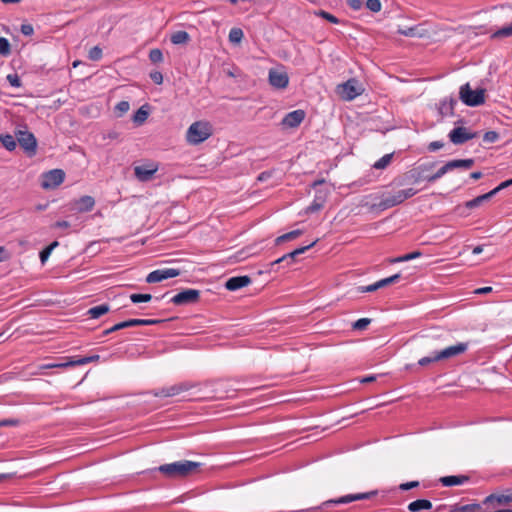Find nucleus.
<instances>
[{
	"mask_svg": "<svg viewBox=\"0 0 512 512\" xmlns=\"http://www.w3.org/2000/svg\"><path fill=\"white\" fill-rule=\"evenodd\" d=\"M322 208L321 203H316L315 201L308 207L309 212H315Z\"/></svg>",
	"mask_w": 512,
	"mask_h": 512,
	"instance_id": "64",
	"label": "nucleus"
},
{
	"mask_svg": "<svg viewBox=\"0 0 512 512\" xmlns=\"http://www.w3.org/2000/svg\"><path fill=\"white\" fill-rule=\"evenodd\" d=\"M400 278H401V274L397 273V274H394V275H392L390 277L381 279L378 282H379L380 288H384V287H386L388 285H391V284H394V283L398 282Z\"/></svg>",
	"mask_w": 512,
	"mask_h": 512,
	"instance_id": "41",
	"label": "nucleus"
},
{
	"mask_svg": "<svg viewBox=\"0 0 512 512\" xmlns=\"http://www.w3.org/2000/svg\"><path fill=\"white\" fill-rule=\"evenodd\" d=\"M79 366L86 365L88 363L97 362L100 359L99 355H92L87 357H77Z\"/></svg>",
	"mask_w": 512,
	"mask_h": 512,
	"instance_id": "47",
	"label": "nucleus"
},
{
	"mask_svg": "<svg viewBox=\"0 0 512 512\" xmlns=\"http://www.w3.org/2000/svg\"><path fill=\"white\" fill-rule=\"evenodd\" d=\"M443 146H444V143H443V142H440V141H433V142L429 143V145H428V150H429L430 152H435V151H437V150H439V149L443 148Z\"/></svg>",
	"mask_w": 512,
	"mask_h": 512,
	"instance_id": "56",
	"label": "nucleus"
},
{
	"mask_svg": "<svg viewBox=\"0 0 512 512\" xmlns=\"http://www.w3.org/2000/svg\"><path fill=\"white\" fill-rule=\"evenodd\" d=\"M152 299L151 294H138L134 293L130 295V300L133 303L149 302Z\"/></svg>",
	"mask_w": 512,
	"mask_h": 512,
	"instance_id": "42",
	"label": "nucleus"
},
{
	"mask_svg": "<svg viewBox=\"0 0 512 512\" xmlns=\"http://www.w3.org/2000/svg\"><path fill=\"white\" fill-rule=\"evenodd\" d=\"M201 463L189 460L163 464L157 469L169 479L185 478L200 471Z\"/></svg>",
	"mask_w": 512,
	"mask_h": 512,
	"instance_id": "1",
	"label": "nucleus"
},
{
	"mask_svg": "<svg viewBox=\"0 0 512 512\" xmlns=\"http://www.w3.org/2000/svg\"><path fill=\"white\" fill-rule=\"evenodd\" d=\"M88 57L92 61H98L102 58V49L98 46H94L89 50Z\"/></svg>",
	"mask_w": 512,
	"mask_h": 512,
	"instance_id": "45",
	"label": "nucleus"
},
{
	"mask_svg": "<svg viewBox=\"0 0 512 512\" xmlns=\"http://www.w3.org/2000/svg\"><path fill=\"white\" fill-rule=\"evenodd\" d=\"M228 38L232 44L238 45L242 42L244 33L241 28L234 27L229 31Z\"/></svg>",
	"mask_w": 512,
	"mask_h": 512,
	"instance_id": "29",
	"label": "nucleus"
},
{
	"mask_svg": "<svg viewBox=\"0 0 512 512\" xmlns=\"http://www.w3.org/2000/svg\"><path fill=\"white\" fill-rule=\"evenodd\" d=\"M250 283L251 278L249 276H236L229 278L225 283V287L229 291H236L248 286Z\"/></svg>",
	"mask_w": 512,
	"mask_h": 512,
	"instance_id": "19",
	"label": "nucleus"
},
{
	"mask_svg": "<svg viewBox=\"0 0 512 512\" xmlns=\"http://www.w3.org/2000/svg\"><path fill=\"white\" fill-rule=\"evenodd\" d=\"M438 361H440V359H436V352H435L433 354V356L423 357V358L419 359L418 364L420 366H427L431 363L438 362Z\"/></svg>",
	"mask_w": 512,
	"mask_h": 512,
	"instance_id": "52",
	"label": "nucleus"
},
{
	"mask_svg": "<svg viewBox=\"0 0 512 512\" xmlns=\"http://www.w3.org/2000/svg\"><path fill=\"white\" fill-rule=\"evenodd\" d=\"M124 328H128L127 321L119 322V323L115 324L114 326H112L111 328L104 330L103 335L106 336L112 332H115V331H118V330H121Z\"/></svg>",
	"mask_w": 512,
	"mask_h": 512,
	"instance_id": "49",
	"label": "nucleus"
},
{
	"mask_svg": "<svg viewBox=\"0 0 512 512\" xmlns=\"http://www.w3.org/2000/svg\"><path fill=\"white\" fill-rule=\"evenodd\" d=\"M512 36V23L508 24L492 34V38L500 39Z\"/></svg>",
	"mask_w": 512,
	"mask_h": 512,
	"instance_id": "33",
	"label": "nucleus"
},
{
	"mask_svg": "<svg viewBox=\"0 0 512 512\" xmlns=\"http://www.w3.org/2000/svg\"><path fill=\"white\" fill-rule=\"evenodd\" d=\"M366 6L372 12H379L382 8L380 0H367Z\"/></svg>",
	"mask_w": 512,
	"mask_h": 512,
	"instance_id": "48",
	"label": "nucleus"
},
{
	"mask_svg": "<svg viewBox=\"0 0 512 512\" xmlns=\"http://www.w3.org/2000/svg\"><path fill=\"white\" fill-rule=\"evenodd\" d=\"M269 83L276 89H285L289 84V77L285 71L270 69L268 75Z\"/></svg>",
	"mask_w": 512,
	"mask_h": 512,
	"instance_id": "15",
	"label": "nucleus"
},
{
	"mask_svg": "<svg viewBox=\"0 0 512 512\" xmlns=\"http://www.w3.org/2000/svg\"><path fill=\"white\" fill-rule=\"evenodd\" d=\"M10 258V254L7 252V250L1 246L0 247V262L6 261Z\"/></svg>",
	"mask_w": 512,
	"mask_h": 512,
	"instance_id": "63",
	"label": "nucleus"
},
{
	"mask_svg": "<svg viewBox=\"0 0 512 512\" xmlns=\"http://www.w3.org/2000/svg\"><path fill=\"white\" fill-rule=\"evenodd\" d=\"M499 134L495 131H488L484 134L483 140L487 143H494L498 140Z\"/></svg>",
	"mask_w": 512,
	"mask_h": 512,
	"instance_id": "51",
	"label": "nucleus"
},
{
	"mask_svg": "<svg viewBox=\"0 0 512 512\" xmlns=\"http://www.w3.org/2000/svg\"><path fill=\"white\" fill-rule=\"evenodd\" d=\"M380 289V285H379V282H375L373 284H370V285H367V286H361L359 287V291L364 293V292H374L376 290Z\"/></svg>",
	"mask_w": 512,
	"mask_h": 512,
	"instance_id": "53",
	"label": "nucleus"
},
{
	"mask_svg": "<svg viewBox=\"0 0 512 512\" xmlns=\"http://www.w3.org/2000/svg\"><path fill=\"white\" fill-rule=\"evenodd\" d=\"M171 42L175 45L186 44L190 40V36L186 31H177L171 35Z\"/></svg>",
	"mask_w": 512,
	"mask_h": 512,
	"instance_id": "28",
	"label": "nucleus"
},
{
	"mask_svg": "<svg viewBox=\"0 0 512 512\" xmlns=\"http://www.w3.org/2000/svg\"><path fill=\"white\" fill-rule=\"evenodd\" d=\"M483 202H481L478 198V196L472 200H469L465 203V206L469 209H473V208H476L478 206H480Z\"/></svg>",
	"mask_w": 512,
	"mask_h": 512,
	"instance_id": "57",
	"label": "nucleus"
},
{
	"mask_svg": "<svg viewBox=\"0 0 512 512\" xmlns=\"http://www.w3.org/2000/svg\"><path fill=\"white\" fill-rule=\"evenodd\" d=\"M11 53V45L8 39L0 37V55L8 56Z\"/></svg>",
	"mask_w": 512,
	"mask_h": 512,
	"instance_id": "40",
	"label": "nucleus"
},
{
	"mask_svg": "<svg viewBox=\"0 0 512 512\" xmlns=\"http://www.w3.org/2000/svg\"><path fill=\"white\" fill-rule=\"evenodd\" d=\"M158 171V165L151 163L148 165H140L134 168V174L139 181L146 182L152 179L153 175Z\"/></svg>",
	"mask_w": 512,
	"mask_h": 512,
	"instance_id": "18",
	"label": "nucleus"
},
{
	"mask_svg": "<svg viewBox=\"0 0 512 512\" xmlns=\"http://www.w3.org/2000/svg\"><path fill=\"white\" fill-rule=\"evenodd\" d=\"M317 241H318V239L313 241L311 244H309L307 246H303V247L297 248V249L293 250L292 252H289V253L283 255L282 257H280L277 260H275L272 263V265L278 264V263H281V262L287 261V260H290V262H293L298 255L303 254L308 249L313 247L317 243Z\"/></svg>",
	"mask_w": 512,
	"mask_h": 512,
	"instance_id": "21",
	"label": "nucleus"
},
{
	"mask_svg": "<svg viewBox=\"0 0 512 512\" xmlns=\"http://www.w3.org/2000/svg\"><path fill=\"white\" fill-rule=\"evenodd\" d=\"M417 193V190L413 188H408L404 190L397 191L394 194L385 196L378 204H373L369 207L370 211L378 210H386L388 208L397 206L403 203L405 200L413 197Z\"/></svg>",
	"mask_w": 512,
	"mask_h": 512,
	"instance_id": "2",
	"label": "nucleus"
},
{
	"mask_svg": "<svg viewBox=\"0 0 512 512\" xmlns=\"http://www.w3.org/2000/svg\"><path fill=\"white\" fill-rule=\"evenodd\" d=\"M377 495V491H370V492H366V493H357V494H349V495H345V496H342L338 499H332V500H329V501H326L324 503V505H329V504H348L350 502H353V501H357V500H365V499H370L374 496Z\"/></svg>",
	"mask_w": 512,
	"mask_h": 512,
	"instance_id": "16",
	"label": "nucleus"
},
{
	"mask_svg": "<svg viewBox=\"0 0 512 512\" xmlns=\"http://www.w3.org/2000/svg\"><path fill=\"white\" fill-rule=\"evenodd\" d=\"M302 234H303L302 230L296 229V230L290 231L288 233H285L281 236H278L275 239V243H276V245H279V244H282L287 241H292V240L298 238L299 236H301Z\"/></svg>",
	"mask_w": 512,
	"mask_h": 512,
	"instance_id": "26",
	"label": "nucleus"
},
{
	"mask_svg": "<svg viewBox=\"0 0 512 512\" xmlns=\"http://www.w3.org/2000/svg\"><path fill=\"white\" fill-rule=\"evenodd\" d=\"M435 165L436 162L425 163L413 170L414 182H419L420 180L425 179V177L428 175L426 173L431 171Z\"/></svg>",
	"mask_w": 512,
	"mask_h": 512,
	"instance_id": "23",
	"label": "nucleus"
},
{
	"mask_svg": "<svg viewBox=\"0 0 512 512\" xmlns=\"http://www.w3.org/2000/svg\"><path fill=\"white\" fill-rule=\"evenodd\" d=\"M212 135V128L208 122L196 121L190 125L186 133L189 144L197 145L207 140Z\"/></svg>",
	"mask_w": 512,
	"mask_h": 512,
	"instance_id": "3",
	"label": "nucleus"
},
{
	"mask_svg": "<svg viewBox=\"0 0 512 512\" xmlns=\"http://www.w3.org/2000/svg\"><path fill=\"white\" fill-rule=\"evenodd\" d=\"M315 15L319 16L321 18L326 19L330 23H333V24H338L339 23V19L337 17H335L334 15H332V14H330V13L324 11V10L315 11Z\"/></svg>",
	"mask_w": 512,
	"mask_h": 512,
	"instance_id": "43",
	"label": "nucleus"
},
{
	"mask_svg": "<svg viewBox=\"0 0 512 512\" xmlns=\"http://www.w3.org/2000/svg\"><path fill=\"white\" fill-rule=\"evenodd\" d=\"M474 165V160L469 159H454L451 161H448L446 164H444L442 167H440L434 174L427 175L425 177V180H427L430 183L435 182L436 180L440 179L442 176H444L446 173L457 169V168H464V169H470Z\"/></svg>",
	"mask_w": 512,
	"mask_h": 512,
	"instance_id": "4",
	"label": "nucleus"
},
{
	"mask_svg": "<svg viewBox=\"0 0 512 512\" xmlns=\"http://www.w3.org/2000/svg\"><path fill=\"white\" fill-rule=\"evenodd\" d=\"M130 109V104L128 101H120L115 106V112L118 117L123 116L125 113H127Z\"/></svg>",
	"mask_w": 512,
	"mask_h": 512,
	"instance_id": "39",
	"label": "nucleus"
},
{
	"mask_svg": "<svg viewBox=\"0 0 512 512\" xmlns=\"http://www.w3.org/2000/svg\"><path fill=\"white\" fill-rule=\"evenodd\" d=\"M33 27L32 25L30 24H23L21 26V32L24 34V35H31L33 34Z\"/></svg>",
	"mask_w": 512,
	"mask_h": 512,
	"instance_id": "62",
	"label": "nucleus"
},
{
	"mask_svg": "<svg viewBox=\"0 0 512 512\" xmlns=\"http://www.w3.org/2000/svg\"><path fill=\"white\" fill-rule=\"evenodd\" d=\"M460 99L468 106L475 107L485 102V90H472L468 83L460 87Z\"/></svg>",
	"mask_w": 512,
	"mask_h": 512,
	"instance_id": "6",
	"label": "nucleus"
},
{
	"mask_svg": "<svg viewBox=\"0 0 512 512\" xmlns=\"http://www.w3.org/2000/svg\"><path fill=\"white\" fill-rule=\"evenodd\" d=\"M195 386L196 385L191 382H180L156 389L152 392V394L158 398L174 397L182 394L183 392L191 390Z\"/></svg>",
	"mask_w": 512,
	"mask_h": 512,
	"instance_id": "7",
	"label": "nucleus"
},
{
	"mask_svg": "<svg viewBox=\"0 0 512 512\" xmlns=\"http://www.w3.org/2000/svg\"><path fill=\"white\" fill-rule=\"evenodd\" d=\"M305 115L306 114L304 110H294L286 114V116L282 119L281 124L285 128H296L303 122Z\"/></svg>",
	"mask_w": 512,
	"mask_h": 512,
	"instance_id": "17",
	"label": "nucleus"
},
{
	"mask_svg": "<svg viewBox=\"0 0 512 512\" xmlns=\"http://www.w3.org/2000/svg\"><path fill=\"white\" fill-rule=\"evenodd\" d=\"M75 206L78 212H89L93 210L95 206V200L92 196L85 195L75 201Z\"/></svg>",
	"mask_w": 512,
	"mask_h": 512,
	"instance_id": "22",
	"label": "nucleus"
},
{
	"mask_svg": "<svg viewBox=\"0 0 512 512\" xmlns=\"http://www.w3.org/2000/svg\"><path fill=\"white\" fill-rule=\"evenodd\" d=\"M200 299V291L197 289H185L177 293L171 298V302L175 305H186L198 302Z\"/></svg>",
	"mask_w": 512,
	"mask_h": 512,
	"instance_id": "10",
	"label": "nucleus"
},
{
	"mask_svg": "<svg viewBox=\"0 0 512 512\" xmlns=\"http://www.w3.org/2000/svg\"><path fill=\"white\" fill-rule=\"evenodd\" d=\"M456 511L459 512H488L487 509H484L481 504L472 503L461 505L456 508Z\"/></svg>",
	"mask_w": 512,
	"mask_h": 512,
	"instance_id": "31",
	"label": "nucleus"
},
{
	"mask_svg": "<svg viewBox=\"0 0 512 512\" xmlns=\"http://www.w3.org/2000/svg\"><path fill=\"white\" fill-rule=\"evenodd\" d=\"M0 141L8 151H13L17 146L15 137L10 134L1 135Z\"/></svg>",
	"mask_w": 512,
	"mask_h": 512,
	"instance_id": "32",
	"label": "nucleus"
},
{
	"mask_svg": "<svg viewBox=\"0 0 512 512\" xmlns=\"http://www.w3.org/2000/svg\"><path fill=\"white\" fill-rule=\"evenodd\" d=\"M477 136V133L470 132L466 127H456L449 133L450 141L455 145L463 144Z\"/></svg>",
	"mask_w": 512,
	"mask_h": 512,
	"instance_id": "14",
	"label": "nucleus"
},
{
	"mask_svg": "<svg viewBox=\"0 0 512 512\" xmlns=\"http://www.w3.org/2000/svg\"><path fill=\"white\" fill-rule=\"evenodd\" d=\"M469 476L466 475H451V476H444L440 478V483L444 487H452V486H459L463 485L466 482L469 481Z\"/></svg>",
	"mask_w": 512,
	"mask_h": 512,
	"instance_id": "20",
	"label": "nucleus"
},
{
	"mask_svg": "<svg viewBox=\"0 0 512 512\" xmlns=\"http://www.w3.org/2000/svg\"><path fill=\"white\" fill-rule=\"evenodd\" d=\"M59 245L58 241H54L52 242L50 245H48L46 248H44L40 254H39V257H40V260L42 262V264H44L48 258L50 257L52 251Z\"/></svg>",
	"mask_w": 512,
	"mask_h": 512,
	"instance_id": "34",
	"label": "nucleus"
},
{
	"mask_svg": "<svg viewBox=\"0 0 512 512\" xmlns=\"http://www.w3.org/2000/svg\"><path fill=\"white\" fill-rule=\"evenodd\" d=\"M347 4L349 7L355 11L359 10L362 7L361 0H347Z\"/></svg>",
	"mask_w": 512,
	"mask_h": 512,
	"instance_id": "58",
	"label": "nucleus"
},
{
	"mask_svg": "<svg viewBox=\"0 0 512 512\" xmlns=\"http://www.w3.org/2000/svg\"><path fill=\"white\" fill-rule=\"evenodd\" d=\"M181 271L176 268H162L150 272L146 277L147 283H158L166 279L177 277Z\"/></svg>",
	"mask_w": 512,
	"mask_h": 512,
	"instance_id": "9",
	"label": "nucleus"
},
{
	"mask_svg": "<svg viewBox=\"0 0 512 512\" xmlns=\"http://www.w3.org/2000/svg\"><path fill=\"white\" fill-rule=\"evenodd\" d=\"M511 185H512V178H511V179H508V180H506V181L501 182V183H500V184L495 188V190H496V192L498 193L499 191H501V190H503V189H505V188H507V187H509V186H511Z\"/></svg>",
	"mask_w": 512,
	"mask_h": 512,
	"instance_id": "61",
	"label": "nucleus"
},
{
	"mask_svg": "<svg viewBox=\"0 0 512 512\" xmlns=\"http://www.w3.org/2000/svg\"><path fill=\"white\" fill-rule=\"evenodd\" d=\"M65 179V173L61 169H53L42 175L41 186L43 189H55L60 186Z\"/></svg>",
	"mask_w": 512,
	"mask_h": 512,
	"instance_id": "8",
	"label": "nucleus"
},
{
	"mask_svg": "<svg viewBox=\"0 0 512 512\" xmlns=\"http://www.w3.org/2000/svg\"><path fill=\"white\" fill-rule=\"evenodd\" d=\"M512 502V489L504 493H493L483 500V505L494 508L495 505L503 506Z\"/></svg>",
	"mask_w": 512,
	"mask_h": 512,
	"instance_id": "12",
	"label": "nucleus"
},
{
	"mask_svg": "<svg viewBox=\"0 0 512 512\" xmlns=\"http://www.w3.org/2000/svg\"><path fill=\"white\" fill-rule=\"evenodd\" d=\"M16 139L21 148H23L26 152L31 154L35 153L37 141L31 132L19 130L16 132Z\"/></svg>",
	"mask_w": 512,
	"mask_h": 512,
	"instance_id": "11",
	"label": "nucleus"
},
{
	"mask_svg": "<svg viewBox=\"0 0 512 512\" xmlns=\"http://www.w3.org/2000/svg\"><path fill=\"white\" fill-rule=\"evenodd\" d=\"M149 76L155 84L160 85L163 83V75L160 71H152Z\"/></svg>",
	"mask_w": 512,
	"mask_h": 512,
	"instance_id": "54",
	"label": "nucleus"
},
{
	"mask_svg": "<svg viewBox=\"0 0 512 512\" xmlns=\"http://www.w3.org/2000/svg\"><path fill=\"white\" fill-rule=\"evenodd\" d=\"M19 424V420L17 419H5L0 421V427L3 426H17Z\"/></svg>",
	"mask_w": 512,
	"mask_h": 512,
	"instance_id": "59",
	"label": "nucleus"
},
{
	"mask_svg": "<svg viewBox=\"0 0 512 512\" xmlns=\"http://www.w3.org/2000/svg\"><path fill=\"white\" fill-rule=\"evenodd\" d=\"M467 349H468V344L460 342L455 345L446 347L440 351H437L436 359H440V361L447 360V359H450V358H453L460 354L465 353L467 351Z\"/></svg>",
	"mask_w": 512,
	"mask_h": 512,
	"instance_id": "13",
	"label": "nucleus"
},
{
	"mask_svg": "<svg viewBox=\"0 0 512 512\" xmlns=\"http://www.w3.org/2000/svg\"><path fill=\"white\" fill-rule=\"evenodd\" d=\"M126 321L128 328L134 326H151L161 322V320L157 319H129Z\"/></svg>",
	"mask_w": 512,
	"mask_h": 512,
	"instance_id": "27",
	"label": "nucleus"
},
{
	"mask_svg": "<svg viewBox=\"0 0 512 512\" xmlns=\"http://www.w3.org/2000/svg\"><path fill=\"white\" fill-rule=\"evenodd\" d=\"M63 362L51 363L50 367L53 368H68L79 366L77 357H64Z\"/></svg>",
	"mask_w": 512,
	"mask_h": 512,
	"instance_id": "30",
	"label": "nucleus"
},
{
	"mask_svg": "<svg viewBox=\"0 0 512 512\" xmlns=\"http://www.w3.org/2000/svg\"><path fill=\"white\" fill-rule=\"evenodd\" d=\"M393 154H385L383 157H381L379 160H377L373 167L375 169H384L386 168L392 160Z\"/></svg>",
	"mask_w": 512,
	"mask_h": 512,
	"instance_id": "35",
	"label": "nucleus"
},
{
	"mask_svg": "<svg viewBox=\"0 0 512 512\" xmlns=\"http://www.w3.org/2000/svg\"><path fill=\"white\" fill-rule=\"evenodd\" d=\"M148 118V112L143 107L139 108L133 116V121L137 124H142Z\"/></svg>",
	"mask_w": 512,
	"mask_h": 512,
	"instance_id": "37",
	"label": "nucleus"
},
{
	"mask_svg": "<svg viewBox=\"0 0 512 512\" xmlns=\"http://www.w3.org/2000/svg\"><path fill=\"white\" fill-rule=\"evenodd\" d=\"M419 486V482L418 481H410V482H406V483H402L399 485V489L403 490V491H406V490H410V489H413V488H416Z\"/></svg>",
	"mask_w": 512,
	"mask_h": 512,
	"instance_id": "55",
	"label": "nucleus"
},
{
	"mask_svg": "<svg viewBox=\"0 0 512 512\" xmlns=\"http://www.w3.org/2000/svg\"><path fill=\"white\" fill-rule=\"evenodd\" d=\"M432 508V502L427 499H418L408 504V510L410 512H419L421 510H430Z\"/></svg>",
	"mask_w": 512,
	"mask_h": 512,
	"instance_id": "24",
	"label": "nucleus"
},
{
	"mask_svg": "<svg viewBox=\"0 0 512 512\" xmlns=\"http://www.w3.org/2000/svg\"><path fill=\"white\" fill-rule=\"evenodd\" d=\"M51 366V363L49 364H42V365H38V366H28V369H34L32 371H30V375H42L44 373V370L46 369H53V367H49Z\"/></svg>",
	"mask_w": 512,
	"mask_h": 512,
	"instance_id": "44",
	"label": "nucleus"
},
{
	"mask_svg": "<svg viewBox=\"0 0 512 512\" xmlns=\"http://www.w3.org/2000/svg\"><path fill=\"white\" fill-rule=\"evenodd\" d=\"M495 194H497L495 188L493 190H491L490 192L486 193V194H483V195H480L478 196L479 200L481 202H485L489 199H491Z\"/></svg>",
	"mask_w": 512,
	"mask_h": 512,
	"instance_id": "60",
	"label": "nucleus"
},
{
	"mask_svg": "<svg viewBox=\"0 0 512 512\" xmlns=\"http://www.w3.org/2000/svg\"><path fill=\"white\" fill-rule=\"evenodd\" d=\"M110 311V307L108 304H101L95 307L90 308L87 311V315L92 319H97L102 315H105Z\"/></svg>",
	"mask_w": 512,
	"mask_h": 512,
	"instance_id": "25",
	"label": "nucleus"
},
{
	"mask_svg": "<svg viewBox=\"0 0 512 512\" xmlns=\"http://www.w3.org/2000/svg\"><path fill=\"white\" fill-rule=\"evenodd\" d=\"M364 89L358 80L351 78L336 88L337 94L345 101H351L361 95Z\"/></svg>",
	"mask_w": 512,
	"mask_h": 512,
	"instance_id": "5",
	"label": "nucleus"
},
{
	"mask_svg": "<svg viewBox=\"0 0 512 512\" xmlns=\"http://www.w3.org/2000/svg\"><path fill=\"white\" fill-rule=\"evenodd\" d=\"M149 59L152 63H161L164 59L162 51L158 48L150 50Z\"/></svg>",
	"mask_w": 512,
	"mask_h": 512,
	"instance_id": "38",
	"label": "nucleus"
},
{
	"mask_svg": "<svg viewBox=\"0 0 512 512\" xmlns=\"http://www.w3.org/2000/svg\"><path fill=\"white\" fill-rule=\"evenodd\" d=\"M420 256H421V252H419V251H414V252H411V253L405 254V255H403V256H400V257H397V258L391 259V260H390V263H397V262L409 261V260L416 259V258H418V257H420Z\"/></svg>",
	"mask_w": 512,
	"mask_h": 512,
	"instance_id": "36",
	"label": "nucleus"
},
{
	"mask_svg": "<svg viewBox=\"0 0 512 512\" xmlns=\"http://www.w3.org/2000/svg\"><path fill=\"white\" fill-rule=\"evenodd\" d=\"M371 323V319L369 318H360L353 323L354 330H364Z\"/></svg>",
	"mask_w": 512,
	"mask_h": 512,
	"instance_id": "46",
	"label": "nucleus"
},
{
	"mask_svg": "<svg viewBox=\"0 0 512 512\" xmlns=\"http://www.w3.org/2000/svg\"><path fill=\"white\" fill-rule=\"evenodd\" d=\"M6 79L9 82V84L11 86H13V87L18 88V87L21 86V80H20L19 76L16 73L8 74L6 76Z\"/></svg>",
	"mask_w": 512,
	"mask_h": 512,
	"instance_id": "50",
	"label": "nucleus"
}]
</instances>
